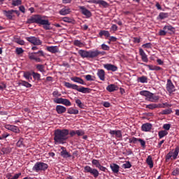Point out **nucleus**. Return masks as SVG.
Listing matches in <instances>:
<instances>
[{
	"instance_id": "37998d69",
	"label": "nucleus",
	"mask_w": 179,
	"mask_h": 179,
	"mask_svg": "<svg viewBox=\"0 0 179 179\" xmlns=\"http://www.w3.org/2000/svg\"><path fill=\"white\" fill-rule=\"evenodd\" d=\"M32 76L35 80H41V75L38 73H36L34 71L32 72Z\"/></svg>"
},
{
	"instance_id": "dca6fc26",
	"label": "nucleus",
	"mask_w": 179,
	"mask_h": 179,
	"mask_svg": "<svg viewBox=\"0 0 179 179\" xmlns=\"http://www.w3.org/2000/svg\"><path fill=\"white\" fill-rule=\"evenodd\" d=\"M61 150L62 151L60 152V156H62L63 159H68V157H72V155L66 150V148L62 146Z\"/></svg>"
},
{
	"instance_id": "0eeeda50",
	"label": "nucleus",
	"mask_w": 179,
	"mask_h": 179,
	"mask_svg": "<svg viewBox=\"0 0 179 179\" xmlns=\"http://www.w3.org/2000/svg\"><path fill=\"white\" fill-rule=\"evenodd\" d=\"M179 153V146H176L174 149V152L170 151L165 157L166 162H168L169 160H176L177 159V157L178 156Z\"/></svg>"
},
{
	"instance_id": "5701e85b",
	"label": "nucleus",
	"mask_w": 179,
	"mask_h": 179,
	"mask_svg": "<svg viewBox=\"0 0 179 179\" xmlns=\"http://www.w3.org/2000/svg\"><path fill=\"white\" fill-rule=\"evenodd\" d=\"M56 111L57 114H64V113H66V108L62 105L56 106Z\"/></svg>"
},
{
	"instance_id": "c9c22d12",
	"label": "nucleus",
	"mask_w": 179,
	"mask_h": 179,
	"mask_svg": "<svg viewBox=\"0 0 179 179\" xmlns=\"http://www.w3.org/2000/svg\"><path fill=\"white\" fill-rule=\"evenodd\" d=\"M99 35L100 36V37H103V36H104L105 37L108 38V37H110V32L108 31L101 30L99 33Z\"/></svg>"
},
{
	"instance_id": "bf43d9fd",
	"label": "nucleus",
	"mask_w": 179,
	"mask_h": 179,
	"mask_svg": "<svg viewBox=\"0 0 179 179\" xmlns=\"http://www.w3.org/2000/svg\"><path fill=\"white\" fill-rule=\"evenodd\" d=\"M163 128H164V129H165V131H169L170 128H171V124H164L163 125Z\"/></svg>"
},
{
	"instance_id": "49530a36",
	"label": "nucleus",
	"mask_w": 179,
	"mask_h": 179,
	"mask_svg": "<svg viewBox=\"0 0 179 179\" xmlns=\"http://www.w3.org/2000/svg\"><path fill=\"white\" fill-rule=\"evenodd\" d=\"M13 6H19L20 5H22V0H12Z\"/></svg>"
},
{
	"instance_id": "c03bdc74",
	"label": "nucleus",
	"mask_w": 179,
	"mask_h": 179,
	"mask_svg": "<svg viewBox=\"0 0 179 179\" xmlns=\"http://www.w3.org/2000/svg\"><path fill=\"white\" fill-rule=\"evenodd\" d=\"M76 103L77 104L78 107H79V108H85V104L82 103L80 99H76Z\"/></svg>"
},
{
	"instance_id": "864d4df0",
	"label": "nucleus",
	"mask_w": 179,
	"mask_h": 179,
	"mask_svg": "<svg viewBox=\"0 0 179 179\" xmlns=\"http://www.w3.org/2000/svg\"><path fill=\"white\" fill-rule=\"evenodd\" d=\"M101 50H103V51H109L110 50V46L106 45V44H102L101 45Z\"/></svg>"
},
{
	"instance_id": "09e8293b",
	"label": "nucleus",
	"mask_w": 179,
	"mask_h": 179,
	"mask_svg": "<svg viewBox=\"0 0 179 179\" xmlns=\"http://www.w3.org/2000/svg\"><path fill=\"white\" fill-rule=\"evenodd\" d=\"M73 44L76 46V47H80L82 48L85 45L83 44V43L80 42V41L79 40H75L73 41Z\"/></svg>"
},
{
	"instance_id": "ea45409f",
	"label": "nucleus",
	"mask_w": 179,
	"mask_h": 179,
	"mask_svg": "<svg viewBox=\"0 0 179 179\" xmlns=\"http://www.w3.org/2000/svg\"><path fill=\"white\" fill-rule=\"evenodd\" d=\"M67 113L68 114H74V115H76V114H79V110L78 109H75L73 108H69L68 110H67Z\"/></svg>"
},
{
	"instance_id": "680f3d73",
	"label": "nucleus",
	"mask_w": 179,
	"mask_h": 179,
	"mask_svg": "<svg viewBox=\"0 0 179 179\" xmlns=\"http://www.w3.org/2000/svg\"><path fill=\"white\" fill-rule=\"evenodd\" d=\"M143 48H152V43H147L143 45H142Z\"/></svg>"
},
{
	"instance_id": "39448f33",
	"label": "nucleus",
	"mask_w": 179,
	"mask_h": 179,
	"mask_svg": "<svg viewBox=\"0 0 179 179\" xmlns=\"http://www.w3.org/2000/svg\"><path fill=\"white\" fill-rule=\"evenodd\" d=\"M139 94L141 96H144L147 101H150L151 103H157L160 99V96L148 90L141 91Z\"/></svg>"
},
{
	"instance_id": "58836bf2",
	"label": "nucleus",
	"mask_w": 179,
	"mask_h": 179,
	"mask_svg": "<svg viewBox=\"0 0 179 179\" xmlns=\"http://www.w3.org/2000/svg\"><path fill=\"white\" fill-rule=\"evenodd\" d=\"M146 163L150 166V169H153V160L152 156L149 155L146 159Z\"/></svg>"
},
{
	"instance_id": "f03ea898",
	"label": "nucleus",
	"mask_w": 179,
	"mask_h": 179,
	"mask_svg": "<svg viewBox=\"0 0 179 179\" xmlns=\"http://www.w3.org/2000/svg\"><path fill=\"white\" fill-rule=\"evenodd\" d=\"M68 135H69V129H57L55 130V145H64L68 141Z\"/></svg>"
},
{
	"instance_id": "13d9d810",
	"label": "nucleus",
	"mask_w": 179,
	"mask_h": 179,
	"mask_svg": "<svg viewBox=\"0 0 179 179\" xmlns=\"http://www.w3.org/2000/svg\"><path fill=\"white\" fill-rule=\"evenodd\" d=\"M15 43H17V44H20V45H24V41L20 38H16Z\"/></svg>"
},
{
	"instance_id": "423d86ee",
	"label": "nucleus",
	"mask_w": 179,
	"mask_h": 179,
	"mask_svg": "<svg viewBox=\"0 0 179 179\" xmlns=\"http://www.w3.org/2000/svg\"><path fill=\"white\" fill-rule=\"evenodd\" d=\"M48 169V164L38 162H36L32 168L33 171H36V173H38V171H45Z\"/></svg>"
},
{
	"instance_id": "052dcab7",
	"label": "nucleus",
	"mask_w": 179,
	"mask_h": 179,
	"mask_svg": "<svg viewBox=\"0 0 179 179\" xmlns=\"http://www.w3.org/2000/svg\"><path fill=\"white\" fill-rule=\"evenodd\" d=\"M98 169L101 171H103L104 173H107V171L108 170L107 168H106V166H103V165H101Z\"/></svg>"
},
{
	"instance_id": "aec40b11",
	"label": "nucleus",
	"mask_w": 179,
	"mask_h": 179,
	"mask_svg": "<svg viewBox=\"0 0 179 179\" xmlns=\"http://www.w3.org/2000/svg\"><path fill=\"white\" fill-rule=\"evenodd\" d=\"M109 134L114 136H115V138H122V133L121 132V130H110Z\"/></svg>"
},
{
	"instance_id": "c756f323",
	"label": "nucleus",
	"mask_w": 179,
	"mask_h": 179,
	"mask_svg": "<svg viewBox=\"0 0 179 179\" xmlns=\"http://www.w3.org/2000/svg\"><path fill=\"white\" fill-rule=\"evenodd\" d=\"M20 86H24V87L30 88L31 87V84L29 83V82L20 80L19 83Z\"/></svg>"
},
{
	"instance_id": "20e7f679",
	"label": "nucleus",
	"mask_w": 179,
	"mask_h": 179,
	"mask_svg": "<svg viewBox=\"0 0 179 179\" xmlns=\"http://www.w3.org/2000/svg\"><path fill=\"white\" fill-rule=\"evenodd\" d=\"M65 87L67 89H73V90H77L80 93L87 94L92 92V89L89 87H85L83 86H80V87L76 84H71L70 83L65 82L64 83Z\"/></svg>"
},
{
	"instance_id": "a18cd8bd",
	"label": "nucleus",
	"mask_w": 179,
	"mask_h": 179,
	"mask_svg": "<svg viewBox=\"0 0 179 179\" xmlns=\"http://www.w3.org/2000/svg\"><path fill=\"white\" fill-rule=\"evenodd\" d=\"M52 96L55 97V99H59L61 97V96H62V94L58 90H55L52 92Z\"/></svg>"
},
{
	"instance_id": "6e6d98bb",
	"label": "nucleus",
	"mask_w": 179,
	"mask_h": 179,
	"mask_svg": "<svg viewBox=\"0 0 179 179\" xmlns=\"http://www.w3.org/2000/svg\"><path fill=\"white\" fill-rule=\"evenodd\" d=\"M16 145L17 148H22V146H24L23 138H20V140L17 142Z\"/></svg>"
},
{
	"instance_id": "4be33fe9",
	"label": "nucleus",
	"mask_w": 179,
	"mask_h": 179,
	"mask_svg": "<svg viewBox=\"0 0 179 179\" xmlns=\"http://www.w3.org/2000/svg\"><path fill=\"white\" fill-rule=\"evenodd\" d=\"M141 65H144V66H147L150 71H162V67L159 66L145 64V63H142Z\"/></svg>"
},
{
	"instance_id": "4d7b16f0",
	"label": "nucleus",
	"mask_w": 179,
	"mask_h": 179,
	"mask_svg": "<svg viewBox=\"0 0 179 179\" xmlns=\"http://www.w3.org/2000/svg\"><path fill=\"white\" fill-rule=\"evenodd\" d=\"M76 135L78 136H83V135H85V131L82 129L76 130Z\"/></svg>"
},
{
	"instance_id": "e2e57ef3",
	"label": "nucleus",
	"mask_w": 179,
	"mask_h": 179,
	"mask_svg": "<svg viewBox=\"0 0 179 179\" xmlns=\"http://www.w3.org/2000/svg\"><path fill=\"white\" fill-rule=\"evenodd\" d=\"M16 52H17V55H20V54H23L24 50L22 48H17Z\"/></svg>"
},
{
	"instance_id": "a878e982",
	"label": "nucleus",
	"mask_w": 179,
	"mask_h": 179,
	"mask_svg": "<svg viewBox=\"0 0 179 179\" xmlns=\"http://www.w3.org/2000/svg\"><path fill=\"white\" fill-rule=\"evenodd\" d=\"M110 167L114 174H118V173H120V166H118V164H112L110 165Z\"/></svg>"
},
{
	"instance_id": "f704fd0d",
	"label": "nucleus",
	"mask_w": 179,
	"mask_h": 179,
	"mask_svg": "<svg viewBox=\"0 0 179 179\" xmlns=\"http://www.w3.org/2000/svg\"><path fill=\"white\" fill-rule=\"evenodd\" d=\"M173 113L171 108L164 109L160 112L161 115H169Z\"/></svg>"
},
{
	"instance_id": "cd10ccee",
	"label": "nucleus",
	"mask_w": 179,
	"mask_h": 179,
	"mask_svg": "<svg viewBox=\"0 0 179 179\" xmlns=\"http://www.w3.org/2000/svg\"><path fill=\"white\" fill-rule=\"evenodd\" d=\"M47 50L49 51V52H52V54H55L58 52V46H48Z\"/></svg>"
},
{
	"instance_id": "9b49d317",
	"label": "nucleus",
	"mask_w": 179,
	"mask_h": 179,
	"mask_svg": "<svg viewBox=\"0 0 179 179\" xmlns=\"http://www.w3.org/2000/svg\"><path fill=\"white\" fill-rule=\"evenodd\" d=\"M25 40L34 45H41V44H43V42L41 40H40V38H37L36 36L26 37Z\"/></svg>"
},
{
	"instance_id": "e433bc0d",
	"label": "nucleus",
	"mask_w": 179,
	"mask_h": 179,
	"mask_svg": "<svg viewBox=\"0 0 179 179\" xmlns=\"http://www.w3.org/2000/svg\"><path fill=\"white\" fill-rule=\"evenodd\" d=\"M137 82L140 83H148V78L145 76L138 77L137 78Z\"/></svg>"
},
{
	"instance_id": "f8f14e48",
	"label": "nucleus",
	"mask_w": 179,
	"mask_h": 179,
	"mask_svg": "<svg viewBox=\"0 0 179 179\" xmlns=\"http://www.w3.org/2000/svg\"><path fill=\"white\" fill-rule=\"evenodd\" d=\"M166 89L169 94H173L176 90V86H174V84H173V82L170 79L167 80Z\"/></svg>"
},
{
	"instance_id": "f257e3e1",
	"label": "nucleus",
	"mask_w": 179,
	"mask_h": 179,
	"mask_svg": "<svg viewBox=\"0 0 179 179\" xmlns=\"http://www.w3.org/2000/svg\"><path fill=\"white\" fill-rule=\"evenodd\" d=\"M33 23L43 26L45 30H51V22L48 20L43 19V16L40 15H34L27 19V24H31Z\"/></svg>"
},
{
	"instance_id": "8fccbe9b",
	"label": "nucleus",
	"mask_w": 179,
	"mask_h": 179,
	"mask_svg": "<svg viewBox=\"0 0 179 179\" xmlns=\"http://www.w3.org/2000/svg\"><path fill=\"white\" fill-rule=\"evenodd\" d=\"M36 69H38V71H39L42 73L45 72V70L44 69V65L43 64H37Z\"/></svg>"
},
{
	"instance_id": "c85d7f7f",
	"label": "nucleus",
	"mask_w": 179,
	"mask_h": 179,
	"mask_svg": "<svg viewBox=\"0 0 179 179\" xmlns=\"http://www.w3.org/2000/svg\"><path fill=\"white\" fill-rule=\"evenodd\" d=\"M161 105L157 103H151L149 105H146L145 108H149V110H155V108H160Z\"/></svg>"
},
{
	"instance_id": "6e6552de",
	"label": "nucleus",
	"mask_w": 179,
	"mask_h": 179,
	"mask_svg": "<svg viewBox=\"0 0 179 179\" xmlns=\"http://www.w3.org/2000/svg\"><path fill=\"white\" fill-rule=\"evenodd\" d=\"M84 173H90V174L91 176H93L94 178H97V177L100 176V173H99V171L96 169H93L90 166H85L84 167Z\"/></svg>"
},
{
	"instance_id": "7ed1b4c3",
	"label": "nucleus",
	"mask_w": 179,
	"mask_h": 179,
	"mask_svg": "<svg viewBox=\"0 0 179 179\" xmlns=\"http://www.w3.org/2000/svg\"><path fill=\"white\" fill-rule=\"evenodd\" d=\"M78 54L81 57V58H97L99 55H106L107 54L104 51H99V50H78Z\"/></svg>"
},
{
	"instance_id": "ddd939ff",
	"label": "nucleus",
	"mask_w": 179,
	"mask_h": 179,
	"mask_svg": "<svg viewBox=\"0 0 179 179\" xmlns=\"http://www.w3.org/2000/svg\"><path fill=\"white\" fill-rule=\"evenodd\" d=\"M78 8L80 9L82 15H84V16H85L87 19H89V17H92V12L86 8V7L83 6H79Z\"/></svg>"
},
{
	"instance_id": "7c9ffc66",
	"label": "nucleus",
	"mask_w": 179,
	"mask_h": 179,
	"mask_svg": "<svg viewBox=\"0 0 179 179\" xmlns=\"http://www.w3.org/2000/svg\"><path fill=\"white\" fill-rule=\"evenodd\" d=\"M20 176H22V173H15L14 176L11 173H8L6 176V178L8 179H17L19 178Z\"/></svg>"
},
{
	"instance_id": "3c124183",
	"label": "nucleus",
	"mask_w": 179,
	"mask_h": 179,
	"mask_svg": "<svg viewBox=\"0 0 179 179\" xmlns=\"http://www.w3.org/2000/svg\"><path fill=\"white\" fill-rule=\"evenodd\" d=\"M122 167H124V169H131V167H132V165L131 164V162H129V161H127L125 164H123Z\"/></svg>"
},
{
	"instance_id": "6ab92c4d",
	"label": "nucleus",
	"mask_w": 179,
	"mask_h": 179,
	"mask_svg": "<svg viewBox=\"0 0 179 179\" xmlns=\"http://www.w3.org/2000/svg\"><path fill=\"white\" fill-rule=\"evenodd\" d=\"M139 54L141 57V59L143 62H149V59L148 58V55L145 52L143 49L140 48L139 49Z\"/></svg>"
},
{
	"instance_id": "2eb2a0df",
	"label": "nucleus",
	"mask_w": 179,
	"mask_h": 179,
	"mask_svg": "<svg viewBox=\"0 0 179 179\" xmlns=\"http://www.w3.org/2000/svg\"><path fill=\"white\" fill-rule=\"evenodd\" d=\"M4 128L6 129H8V131H11V132H14V134H20V129L17 126L12 125V124H6L4 126Z\"/></svg>"
},
{
	"instance_id": "bb28decb",
	"label": "nucleus",
	"mask_w": 179,
	"mask_h": 179,
	"mask_svg": "<svg viewBox=\"0 0 179 179\" xmlns=\"http://www.w3.org/2000/svg\"><path fill=\"white\" fill-rule=\"evenodd\" d=\"M71 80L75 82L76 83H79L80 85H85V81L83 79L79 77H72L71 78Z\"/></svg>"
},
{
	"instance_id": "b1692460",
	"label": "nucleus",
	"mask_w": 179,
	"mask_h": 179,
	"mask_svg": "<svg viewBox=\"0 0 179 179\" xmlns=\"http://www.w3.org/2000/svg\"><path fill=\"white\" fill-rule=\"evenodd\" d=\"M106 90L110 93H113V92H117V90H118V86L115 85V84L108 85L106 87Z\"/></svg>"
},
{
	"instance_id": "72a5a7b5",
	"label": "nucleus",
	"mask_w": 179,
	"mask_h": 179,
	"mask_svg": "<svg viewBox=\"0 0 179 179\" xmlns=\"http://www.w3.org/2000/svg\"><path fill=\"white\" fill-rule=\"evenodd\" d=\"M169 16H170V14H169V13H159L158 15V19L164 20V19H167Z\"/></svg>"
},
{
	"instance_id": "603ef678",
	"label": "nucleus",
	"mask_w": 179,
	"mask_h": 179,
	"mask_svg": "<svg viewBox=\"0 0 179 179\" xmlns=\"http://www.w3.org/2000/svg\"><path fill=\"white\" fill-rule=\"evenodd\" d=\"M158 106H159V108H166V107H171V105L169 104L168 103H159Z\"/></svg>"
},
{
	"instance_id": "0e129e2a",
	"label": "nucleus",
	"mask_w": 179,
	"mask_h": 179,
	"mask_svg": "<svg viewBox=\"0 0 179 179\" xmlns=\"http://www.w3.org/2000/svg\"><path fill=\"white\" fill-rule=\"evenodd\" d=\"M36 53L38 58H40V57H44V52L43 50H39V51L36 52Z\"/></svg>"
},
{
	"instance_id": "412c9836",
	"label": "nucleus",
	"mask_w": 179,
	"mask_h": 179,
	"mask_svg": "<svg viewBox=\"0 0 179 179\" xmlns=\"http://www.w3.org/2000/svg\"><path fill=\"white\" fill-rule=\"evenodd\" d=\"M96 75L100 80L105 81L106 80V71L103 69H98Z\"/></svg>"
},
{
	"instance_id": "2f4dec72",
	"label": "nucleus",
	"mask_w": 179,
	"mask_h": 179,
	"mask_svg": "<svg viewBox=\"0 0 179 179\" xmlns=\"http://www.w3.org/2000/svg\"><path fill=\"white\" fill-rule=\"evenodd\" d=\"M31 75H33V73L27 71L24 73V78H25V79H27V80H28V82H31V80H33V78H31Z\"/></svg>"
},
{
	"instance_id": "4c0bfd02",
	"label": "nucleus",
	"mask_w": 179,
	"mask_h": 179,
	"mask_svg": "<svg viewBox=\"0 0 179 179\" xmlns=\"http://www.w3.org/2000/svg\"><path fill=\"white\" fill-rule=\"evenodd\" d=\"M166 135H169V132L166 130L159 131L158 133L159 139L164 138V136H166Z\"/></svg>"
},
{
	"instance_id": "de8ad7c7",
	"label": "nucleus",
	"mask_w": 179,
	"mask_h": 179,
	"mask_svg": "<svg viewBox=\"0 0 179 179\" xmlns=\"http://www.w3.org/2000/svg\"><path fill=\"white\" fill-rule=\"evenodd\" d=\"M92 164H93V166H95V167H96L97 169L101 165L98 159H92Z\"/></svg>"
},
{
	"instance_id": "69168bd1",
	"label": "nucleus",
	"mask_w": 179,
	"mask_h": 179,
	"mask_svg": "<svg viewBox=\"0 0 179 179\" xmlns=\"http://www.w3.org/2000/svg\"><path fill=\"white\" fill-rule=\"evenodd\" d=\"M172 176H179V168H176L173 171Z\"/></svg>"
},
{
	"instance_id": "4468645a",
	"label": "nucleus",
	"mask_w": 179,
	"mask_h": 179,
	"mask_svg": "<svg viewBox=\"0 0 179 179\" xmlns=\"http://www.w3.org/2000/svg\"><path fill=\"white\" fill-rule=\"evenodd\" d=\"M88 3H96L99 5V6H103V8H107L108 6V3L104 0H90Z\"/></svg>"
},
{
	"instance_id": "5fc2aeb1",
	"label": "nucleus",
	"mask_w": 179,
	"mask_h": 179,
	"mask_svg": "<svg viewBox=\"0 0 179 179\" xmlns=\"http://www.w3.org/2000/svg\"><path fill=\"white\" fill-rule=\"evenodd\" d=\"M138 142L141 143V145L145 149L146 148V141L142 138H138Z\"/></svg>"
},
{
	"instance_id": "a211bd4d",
	"label": "nucleus",
	"mask_w": 179,
	"mask_h": 179,
	"mask_svg": "<svg viewBox=\"0 0 179 179\" xmlns=\"http://www.w3.org/2000/svg\"><path fill=\"white\" fill-rule=\"evenodd\" d=\"M28 57L31 61H36V62H41L42 61L40 57H37V53L36 52L29 53Z\"/></svg>"
},
{
	"instance_id": "9d476101",
	"label": "nucleus",
	"mask_w": 179,
	"mask_h": 179,
	"mask_svg": "<svg viewBox=\"0 0 179 179\" xmlns=\"http://www.w3.org/2000/svg\"><path fill=\"white\" fill-rule=\"evenodd\" d=\"M167 31H171L174 33L176 31V28L171 26V24L165 25L163 27V29L159 30V36H166L167 34Z\"/></svg>"
},
{
	"instance_id": "f3484780",
	"label": "nucleus",
	"mask_w": 179,
	"mask_h": 179,
	"mask_svg": "<svg viewBox=\"0 0 179 179\" xmlns=\"http://www.w3.org/2000/svg\"><path fill=\"white\" fill-rule=\"evenodd\" d=\"M103 68L107 71H111L112 72H117V71H118V67L111 64H103Z\"/></svg>"
},
{
	"instance_id": "473e14b6",
	"label": "nucleus",
	"mask_w": 179,
	"mask_h": 179,
	"mask_svg": "<svg viewBox=\"0 0 179 179\" xmlns=\"http://www.w3.org/2000/svg\"><path fill=\"white\" fill-rule=\"evenodd\" d=\"M3 14L8 19H12V17H13V16L12 15H13V10H3Z\"/></svg>"
},
{
	"instance_id": "a19ab883",
	"label": "nucleus",
	"mask_w": 179,
	"mask_h": 179,
	"mask_svg": "<svg viewBox=\"0 0 179 179\" xmlns=\"http://www.w3.org/2000/svg\"><path fill=\"white\" fill-rule=\"evenodd\" d=\"M71 13V9L69 8H62L60 11L59 13L62 15L63 16H65V15H68V13Z\"/></svg>"
},
{
	"instance_id": "1a4fd4ad",
	"label": "nucleus",
	"mask_w": 179,
	"mask_h": 179,
	"mask_svg": "<svg viewBox=\"0 0 179 179\" xmlns=\"http://www.w3.org/2000/svg\"><path fill=\"white\" fill-rule=\"evenodd\" d=\"M53 102L55 103V104H63L66 106V107H71V106H72L71 101L64 98H54Z\"/></svg>"
},
{
	"instance_id": "79ce46f5",
	"label": "nucleus",
	"mask_w": 179,
	"mask_h": 179,
	"mask_svg": "<svg viewBox=\"0 0 179 179\" xmlns=\"http://www.w3.org/2000/svg\"><path fill=\"white\" fill-rule=\"evenodd\" d=\"M1 152H2V153H3V155H9V153H10V152H12V149L9 147L3 148L1 149Z\"/></svg>"
},
{
	"instance_id": "774afa93",
	"label": "nucleus",
	"mask_w": 179,
	"mask_h": 179,
	"mask_svg": "<svg viewBox=\"0 0 179 179\" xmlns=\"http://www.w3.org/2000/svg\"><path fill=\"white\" fill-rule=\"evenodd\" d=\"M69 135H70V136L73 138V136H75V135H76V130H71L70 131H69Z\"/></svg>"
},
{
	"instance_id": "338daca9",
	"label": "nucleus",
	"mask_w": 179,
	"mask_h": 179,
	"mask_svg": "<svg viewBox=\"0 0 179 179\" xmlns=\"http://www.w3.org/2000/svg\"><path fill=\"white\" fill-rule=\"evenodd\" d=\"M8 136H10V134H9V133L3 132L1 134V138H2L3 140L6 139V138H8Z\"/></svg>"
},
{
	"instance_id": "393cba45",
	"label": "nucleus",
	"mask_w": 179,
	"mask_h": 179,
	"mask_svg": "<svg viewBox=\"0 0 179 179\" xmlns=\"http://www.w3.org/2000/svg\"><path fill=\"white\" fill-rule=\"evenodd\" d=\"M141 129L144 132H149L152 129V124L145 123L141 126Z\"/></svg>"
}]
</instances>
